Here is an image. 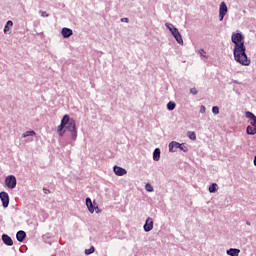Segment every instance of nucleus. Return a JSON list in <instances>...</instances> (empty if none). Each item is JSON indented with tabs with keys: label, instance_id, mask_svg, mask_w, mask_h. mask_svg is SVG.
I'll return each mask as SVG.
<instances>
[{
	"label": "nucleus",
	"instance_id": "f257e3e1",
	"mask_svg": "<svg viewBox=\"0 0 256 256\" xmlns=\"http://www.w3.org/2000/svg\"><path fill=\"white\" fill-rule=\"evenodd\" d=\"M231 41L234 43V61L244 67H249L251 65V59H249L246 53L247 48L245 47V36H243V33H232Z\"/></svg>",
	"mask_w": 256,
	"mask_h": 256
},
{
	"label": "nucleus",
	"instance_id": "f03ea898",
	"mask_svg": "<svg viewBox=\"0 0 256 256\" xmlns=\"http://www.w3.org/2000/svg\"><path fill=\"white\" fill-rule=\"evenodd\" d=\"M66 117V131H69L71 133V137L73 141H77V122L75 119L71 118L69 114L64 115Z\"/></svg>",
	"mask_w": 256,
	"mask_h": 256
},
{
	"label": "nucleus",
	"instance_id": "7ed1b4c3",
	"mask_svg": "<svg viewBox=\"0 0 256 256\" xmlns=\"http://www.w3.org/2000/svg\"><path fill=\"white\" fill-rule=\"evenodd\" d=\"M168 148L170 153H177V149L183 151V153L189 152V148L185 146V143H179L177 141L170 142Z\"/></svg>",
	"mask_w": 256,
	"mask_h": 256
},
{
	"label": "nucleus",
	"instance_id": "20e7f679",
	"mask_svg": "<svg viewBox=\"0 0 256 256\" xmlns=\"http://www.w3.org/2000/svg\"><path fill=\"white\" fill-rule=\"evenodd\" d=\"M5 184L8 189H15L17 187V178L13 175H9L5 179Z\"/></svg>",
	"mask_w": 256,
	"mask_h": 256
},
{
	"label": "nucleus",
	"instance_id": "39448f33",
	"mask_svg": "<svg viewBox=\"0 0 256 256\" xmlns=\"http://www.w3.org/2000/svg\"><path fill=\"white\" fill-rule=\"evenodd\" d=\"M227 11V4L225 2H221L219 7V21H223V19H225Z\"/></svg>",
	"mask_w": 256,
	"mask_h": 256
},
{
	"label": "nucleus",
	"instance_id": "423d86ee",
	"mask_svg": "<svg viewBox=\"0 0 256 256\" xmlns=\"http://www.w3.org/2000/svg\"><path fill=\"white\" fill-rule=\"evenodd\" d=\"M86 206L90 213H95L96 209V213H99V207H95V205H93V201L89 197L86 198Z\"/></svg>",
	"mask_w": 256,
	"mask_h": 256
},
{
	"label": "nucleus",
	"instance_id": "0eeeda50",
	"mask_svg": "<svg viewBox=\"0 0 256 256\" xmlns=\"http://www.w3.org/2000/svg\"><path fill=\"white\" fill-rule=\"evenodd\" d=\"M0 199L5 209L9 207V194L7 192H0Z\"/></svg>",
	"mask_w": 256,
	"mask_h": 256
},
{
	"label": "nucleus",
	"instance_id": "6e6552de",
	"mask_svg": "<svg viewBox=\"0 0 256 256\" xmlns=\"http://www.w3.org/2000/svg\"><path fill=\"white\" fill-rule=\"evenodd\" d=\"M145 233H149V231H153V218L148 217L143 226Z\"/></svg>",
	"mask_w": 256,
	"mask_h": 256
},
{
	"label": "nucleus",
	"instance_id": "1a4fd4ad",
	"mask_svg": "<svg viewBox=\"0 0 256 256\" xmlns=\"http://www.w3.org/2000/svg\"><path fill=\"white\" fill-rule=\"evenodd\" d=\"M113 171L117 177H123V175H127V170L120 166H114Z\"/></svg>",
	"mask_w": 256,
	"mask_h": 256
},
{
	"label": "nucleus",
	"instance_id": "9d476101",
	"mask_svg": "<svg viewBox=\"0 0 256 256\" xmlns=\"http://www.w3.org/2000/svg\"><path fill=\"white\" fill-rule=\"evenodd\" d=\"M61 35L64 39H69L73 35V30L71 28L64 27L61 30Z\"/></svg>",
	"mask_w": 256,
	"mask_h": 256
},
{
	"label": "nucleus",
	"instance_id": "9b49d317",
	"mask_svg": "<svg viewBox=\"0 0 256 256\" xmlns=\"http://www.w3.org/2000/svg\"><path fill=\"white\" fill-rule=\"evenodd\" d=\"M2 241L4 245H7L8 247H13V239L9 235L3 234Z\"/></svg>",
	"mask_w": 256,
	"mask_h": 256
},
{
	"label": "nucleus",
	"instance_id": "f8f14e48",
	"mask_svg": "<svg viewBox=\"0 0 256 256\" xmlns=\"http://www.w3.org/2000/svg\"><path fill=\"white\" fill-rule=\"evenodd\" d=\"M26 237H27V233L23 230H20L16 233V239L19 243H23Z\"/></svg>",
	"mask_w": 256,
	"mask_h": 256
},
{
	"label": "nucleus",
	"instance_id": "ddd939ff",
	"mask_svg": "<svg viewBox=\"0 0 256 256\" xmlns=\"http://www.w3.org/2000/svg\"><path fill=\"white\" fill-rule=\"evenodd\" d=\"M174 39L177 41L179 45H183V36H181V33L179 30H176V33L172 34Z\"/></svg>",
	"mask_w": 256,
	"mask_h": 256
},
{
	"label": "nucleus",
	"instance_id": "4468645a",
	"mask_svg": "<svg viewBox=\"0 0 256 256\" xmlns=\"http://www.w3.org/2000/svg\"><path fill=\"white\" fill-rule=\"evenodd\" d=\"M226 253L229 256H239V253H241V250L237 248H230L226 251Z\"/></svg>",
	"mask_w": 256,
	"mask_h": 256
},
{
	"label": "nucleus",
	"instance_id": "2eb2a0df",
	"mask_svg": "<svg viewBox=\"0 0 256 256\" xmlns=\"http://www.w3.org/2000/svg\"><path fill=\"white\" fill-rule=\"evenodd\" d=\"M67 127V118L65 116H63V118L61 119V123L57 128V131H64L63 129Z\"/></svg>",
	"mask_w": 256,
	"mask_h": 256
},
{
	"label": "nucleus",
	"instance_id": "dca6fc26",
	"mask_svg": "<svg viewBox=\"0 0 256 256\" xmlns=\"http://www.w3.org/2000/svg\"><path fill=\"white\" fill-rule=\"evenodd\" d=\"M11 27H13V21L8 20L4 26V33L7 35L11 31Z\"/></svg>",
	"mask_w": 256,
	"mask_h": 256
},
{
	"label": "nucleus",
	"instance_id": "f3484780",
	"mask_svg": "<svg viewBox=\"0 0 256 256\" xmlns=\"http://www.w3.org/2000/svg\"><path fill=\"white\" fill-rule=\"evenodd\" d=\"M159 159H161V149L156 148L154 149V152H153V160L159 161Z\"/></svg>",
	"mask_w": 256,
	"mask_h": 256
},
{
	"label": "nucleus",
	"instance_id": "a211bd4d",
	"mask_svg": "<svg viewBox=\"0 0 256 256\" xmlns=\"http://www.w3.org/2000/svg\"><path fill=\"white\" fill-rule=\"evenodd\" d=\"M217 189H219V186L217 185V183H212L209 186L208 191L209 193H217Z\"/></svg>",
	"mask_w": 256,
	"mask_h": 256
},
{
	"label": "nucleus",
	"instance_id": "6ab92c4d",
	"mask_svg": "<svg viewBox=\"0 0 256 256\" xmlns=\"http://www.w3.org/2000/svg\"><path fill=\"white\" fill-rule=\"evenodd\" d=\"M246 133L247 135H255L256 134L255 126H247Z\"/></svg>",
	"mask_w": 256,
	"mask_h": 256
},
{
	"label": "nucleus",
	"instance_id": "aec40b11",
	"mask_svg": "<svg viewBox=\"0 0 256 256\" xmlns=\"http://www.w3.org/2000/svg\"><path fill=\"white\" fill-rule=\"evenodd\" d=\"M175 107H177V104H175V102L170 101V102L167 103V109H168V111H174V110H175Z\"/></svg>",
	"mask_w": 256,
	"mask_h": 256
},
{
	"label": "nucleus",
	"instance_id": "412c9836",
	"mask_svg": "<svg viewBox=\"0 0 256 256\" xmlns=\"http://www.w3.org/2000/svg\"><path fill=\"white\" fill-rule=\"evenodd\" d=\"M187 137L191 139V141H196L197 140V134L193 131H188L187 132Z\"/></svg>",
	"mask_w": 256,
	"mask_h": 256
},
{
	"label": "nucleus",
	"instance_id": "4be33fe9",
	"mask_svg": "<svg viewBox=\"0 0 256 256\" xmlns=\"http://www.w3.org/2000/svg\"><path fill=\"white\" fill-rule=\"evenodd\" d=\"M245 115H246L247 119H250V121H253L256 119V116H255V114H253V112L246 111Z\"/></svg>",
	"mask_w": 256,
	"mask_h": 256
},
{
	"label": "nucleus",
	"instance_id": "5701e85b",
	"mask_svg": "<svg viewBox=\"0 0 256 256\" xmlns=\"http://www.w3.org/2000/svg\"><path fill=\"white\" fill-rule=\"evenodd\" d=\"M35 135V131L30 130V131H26L25 133L22 134V137L25 139L26 137H34Z\"/></svg>",
	"mask_w": 256,
	"mask_h": 256
},
{
	"label": "nucleus",
	"instance_id": "b1692460",
	"mask_svg": "<svg viewBox=\"0 0 256 256\" xmlns=\"http://www.w3.org/2000/svg\"><path fill=\"white\" fill-rule=\"evenodd\" d=\"M95 253V246H91L89 249L85 250V255H93Z\"/></svg>",
	"mask_w": 256,
	"mask_h": 256
},
{
	"label": "nucleus",
	"instance_id": "393cba45",
	"mask_svg": "<svg viewBox=\"0 0 256 256\" xmlns=\"http://www.w3.org/2000/svg\"><path fill=\"white\" fill-rule=\"evenodd\" d=\"M145 189H146V191H148V193H153V191H154L153 185H151L150 183H147L145 185Z\"/></svg>",
	"mask_w": 256,
	"mask_h": 256
},
{
	"label": "nucleus",
	"instance_id": "a878e982",
	"mask_svg": "<svg viewBox=\"0 0 256 256\" xmlns=\"http://www.w3.org/2000/svg\"><path fill=\"white\" fill-rule=\"evenodd\" d=\"M165 27H167V29L171 32L175 28V25L172 23H166Z\"/></svg>",
	"mask_w": 256,
	"mask_h": 256
},
{
	"label": "nucleus",
	"instance_id": "bb28decb",
	"mask_svg": "<svg viewBox=\"0 0 256 256\" xmlns=\"http://www.w3.org/2000/svg\"><path fill=\"white\" fill-rule=\"evenodd\" d=\"M165 27H167V29L171 32L175 28V25L172 23H166Z\"/></svg>",
	"mask_w": 256,
	"mask_h": 256
},
{
	"label": "nucleus",
	"instance_id": "cd10ccee",
	"mask_svg": "<svg viewBox=\"0 0 256 256\" xmlns=\"http://www.w3.org/2000/svg\"><path fill=\"white\" fill-rule=\"evenodd\" d=\"M212 113H214V115H219V108L217 106H213Z\"/></svg>",
	"mask_w": 256,
	"mask_h": 256
},
{
	"label": "nucleus",
	"instance_id": "c85d7f7f",
	"mask_svg": "<svg viewBox=\"0 0 256 256\" xmlns=\"http://www.w3.org/2000/svg\"><path fill=\"white\" fill-rule=\"evenodd\" d=\"M199 55H201V57L207 58V52H205L204 49H200V50H199Z\"/></svg>",
	"mask_w": 256,
	"mask_h": 256
},
{
	"label": "nucleus",
	"instance_id": "c756f323",
	"mask_svg": "<svg viewBox=\"0 0 256 256\" xmlns=\"http://www.w3.org/2000/svg\"><path fill=\"white\" fill-rule=\"evenodd\" d=\"M190 93L192 94V95H197V93H198V91H197V88H191L190 89Z\"/></svg>",
	"mask_w": 256,
	"mask_h": 256
},
{
	"label": "nucleus",
	"instance_id": "7c9ffc66",
	"mask_svg": "<svg viewBox=\"0 0 256 256\" xmlns=\"http://www.w3.org/2000/svg\"><path fill=\"white\" fill-rule=\"evenodd\" d=\"M39 13L41 17H49V14L46 11H40Z\"/></svg>",
	"mask_w": 256,
	"mask_h": 256
},
{
	"label": "nucleus",
	"instance_id": "2f4dec72",
	"mask_svg": "<svg viewBox=\"0 0 256 256\" xmlns=\"http://www.w3.org/2000/svg\"><path fill=\"white\" fill-rule=\"evenodd\" d=\"M179 29H177V27L174 26V28H172V30H170L171 35L175 34Z\"/></svg>",
	"mask_w": 256,
	"mask_h": 256
},
{
	"label": "nucleus",
	"instance_id": "473e14b6",
	"mask_svg": "<svg viewBox=\"0 0 256 256\" xmlns=\"http://www.w3.org/2000/svg\"><path fill=\"white\" fill-rule=\"evenodd\" d=\"M205 111H207V108H205V106L201 105L200 106V113H205Z\"/></svg>",
	"mask_w": 256,
	"mask_h": 256
},
{
	"label": "nucleus",
	"instance_id": "72a5a7b5",
	"mask_svg": "<svg viewBox=\"0 0 256 256\" xmlns=\"http://www.w3.org/2000/svg\"><path fill=\"white\" fill-rule=\"evenodd\" d=\"M44 194L45 195H49V193H51V190L47 189V188H43Z\"/></svg>",
	"mask_w": 256,
	"mask_h": 256
},
{
	"label": "nucleus",
	"instance_id": "f704fd0d",
	"mask_svg": "<svg viewBox=\"0 0 256 256\" xmlns=\"http://www.w3.org/2000/svg\"><path fill=\"white\" fill-rule=\"evenodd\" d=\"M122 23H129V18H121Z\"/></svg>",
	"mask_w": 256,
	"mask_h": 256
},
{
	"label": "nucleus",
	"instance_id": "c9c22d12",
	"mask_svg": "<svg viewBox=\"0 0 256 256\" xmlns=\"http://www.w3.org/2000/svg\"><path fill=\"white\" fill-rule=\"evenodd\" d=\"M58 135H59V137H63V135H65V130L59 131Z\"/></svg>",
	"mask_w": 256,
	"mask_h": 256
},
{
	"label": "nucleus",
	"instance_id": "e433bc0d",
	"mask_svg": "<svg viewBox=\"0 0 256 256\" xmlns=\"http://www.w3.org/2000/svg\"><path fill=\"white\" fill-rule=\"evenodd\" d=\"M252 127L256 128V118L251 122Z\"/></svg>",
	"mask_w": 256,
	"mask_h": 256
},
{
	"label": "nucleus",
	"instance_id": "4c0bfd02",
	"mask_svg": "<svg viewBox=\"0 0 256 256\" xmlns=\"http://www.w3.org/2000/svg\"><path fill=\"white\" fill-rule=\"evenodd\" d=\"M233 83H236V85H241V83L237 80H234Z\"/></svg>",
	"mask_w": 256,
	"mask_h": 256
},
{
	"label": "nucleus",
	"instance_id": "58836bf2",
	"mask_svg": "<svg viewBox=\"0 0 256 256\" xmlns=\"http://www.w3.org/2000/svg\"><path fill=\"white\" fill-rule=\"evenodd\" d=\"M246 225H248L249 227H251V222L246 221Z\"/></svg>",
	"mask_w": 256,
	"mask_h": 256
}]
</instances>
